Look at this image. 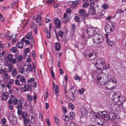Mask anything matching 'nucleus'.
<instances>
[{"label":"nucleus","instance_id":"1","mask_svg":"<svg viewBox=\"0 0 126 126\" xmlns=\"http://www.w3.org/2000/svg\"><path fill=\"white\" fill-rule=\"evenodd\" d=\"M93 63L96 66L97 69L101 71L102 69L107 70L108 69L103 59L100 58L96 59L94 61Z\"/></svg>","mask_w":126,"mask_h":126},{"label":"nucleus","instance_id":"2","mask_svg":"<svg viewBox=\"0 0 126 126\" xmlns=\"http://www.w3.org/2000/svg\"><path fill=\"white\" fill-rule=\"evenodd\" d=\"M92 40L94 42L97 44L101 43L103 41V36L101 34L96 33L93 36Z\"/></svg>","mask_w":126,"mask_h":126},{"label":"nucleus","instance_id":"3","mask_svg":"<svg viewBox=\"0 0 126 126\" xmlns=\"http://www.w3.org/2000/svg\"><path fill=\"white\" fill-rule=\"evenodd\" d=\"M103 73H99L97 78L98 83L99 82L101 84L104 85L108 82V77H103Z\"/></svg>","mask_w":126,"mask_h":126},{"label":"nucleus","instance_id":"4","mask_svg":"<svg viewBox=\"0 0 126 126\" xmlns=\"http://www.w3.org/2000/svg\"><path fill=\"white\" fill-rule=\"evenodd\" d=\"M94 28L92 27L87 28L86 32L88 35V38H90L91 37L94 33Z\"/></svg>","mask_w":126,"mask_h":126},{"label":"nucleus","instance_id":"5","mask_svg":"<svg viewBox=\"0 0 126 126\" xmlns=\"http://www.w3.org/2000/svg\"><path fill=\"white\" fill-rule=\"evenodd\" d=\"M98 115L100 116L102 118H104L105 119H108V115L107 114L106 112L103 111L98 113Z\"/></svg>","mask_w":126,"mask_h":126},{"label":"nucleus","instance_id":"6","mask_svg":"<svg viewBox=\"0 0 126 126\" xmlns=\"http://www.w3.org/2000/svg\"><path fill=\"white\" fill-rule=\"evenodd\" d=\"M9 95V93L8 92H6L3 93L1 96L2 98L1 100L6 101L8 98Z\"/></svg>","mask_w":126,"mask_h":126},{"label":"nucleus","instance_id":"7","mask_svg":"<svg viewBox=\"0 0 126 126\" xmlns=\"http://www.w3.org/2000/svg\"><path fill=\"white\" fill-rule=\"evenodd\" d=\"M54 23L56 25V28L57 29L60 28L59 27L61 24L60 20L58 18H55L54 19Z\"/></svg>","mask_w":126,"mask_h":126},{"label":"nucleus","instance_id":"8","mask_svg":"<svg viewBox=\"0 0 126 126\" xmlns=\"http://www.w3.org/2000/svg\"><path fill=\"white\" fill-rule=\"evenodd\" d=\"M9 119L10 121H15V122L16 123V118L15 116L12 114H10L8 116Z\"/></svg>","mask_w":126,"mask_h":126},{"label":"nucleus","instance_id":"9","mask_svg":"<svg viewBox=\"0 0 126 126\" xmlns=\"http://www.w3.org/2000/svg\"><path fill=\"white\" fill-rule=\"evenodd\" d=\"M89 14L94 15H95L96 11L94 8L93 7H91L88 11Z\"/></svg>","mask_w":126,"mask_h":126},{"label":"nucleus","instance_id":"10","mask_svg":"<svg viewBox=\"0 0 126 126\" xmlns=\"http://www.w3.org/2000/svg\"><path fill=\"white\" fill-rule=\"evenodd\" d=\"M125 102V100L123 97L120 95L118 105L120 106H122Z\"/></svg>","mask_w":126,"mask_h":126},{"label":"nucleus","instance_id":"11","mask_svg":"<svg viewBox=\"0 0 126 126\" xmlns=\"http://www.w3.org/2000/svg\"><path fill=\"white\" fill-rule=\"evenodd\" d=\"M110 81L112 83H115V85L114 86H113L110 88V90H112L114 89L117 86V84H116L117 81L116 79L114 78H112L110 79Z\"/></svg>","mask_w":126,"mask_h":126},{"label":"nucleus","instance_id":"12","mask_svg":"<svg viewBox=\"0 0 126 126\" xmlns=\"http://www.w3.org/2000/svg\"><path fill=\"white\" fill-rule=\"evenodd\" d=\"M8 71L3 74L2 76V77L3 79H8L10 78L9 76H8Z\"/></svg>","mask_w":126,"mask_h":126},{"label":"nucleus","instance_id":"13","mask_svg":"<svg viewBox=\"0 0 126 126\" xmlns=\"http://www.w3.org/2000/svg\"><path fill=\"white\" fill-rule=\"evenodd\" d=\"M55 48L56 50L57 51H59L60 49V44L59 43L56 42L55 43Z\"/></svg>","mask_w":126,"mask_h":126},{"label":"nucleus","instance_id":"14","mask_svg":"<svg viewBox=\"0 0 126 126\" xmlns=\"http://www.w3.org/2000/svg\"><path fill=\"white\" fill-rule=\"evenodd\" d=\"M13 67V65L11 63H8V71L9 72L12 71V69Z\"/></svg>","mask_w":126,"mask_h":126},{"label":"nucleus","instance_id":"15","mask_svg":"<svg viewBox=\"0 0 126 126\" xmlns=\"http://www.w3.org/2000/svg\"><path fill=\"white\" fill-rule=\"evenodd\" d=\"M80 0H78L74 1L72 4V5L74 7H75L79 5L80 3Z\"/></svg>","mask_w":126,"mask_h":126},{"label":"nucleus","instance_id":"16","mask_svg":"<svg viewBox=\"0 0 126 126\" xmlns=\"http://www.w3.org/2000/svg\"><path fill=\"white\" fill-rule=\"evenodd\" d=\"M25 38L26 39H28L30 40L32 42H34V40L32 39V37L30 35L27 34L25 36Z\"/></svg>","mask_w":126,"mask_h":126},{"label":"nucleus","instance_id":"17","mask_svg":"<svg viewBox=\"0 0 126 126\" xmlns=\"http://www.w3.org/2000/svg\"><path fill=\"white\" fill-rule=\"evenodd\" d=\"M17 47L19 48H22L23 47V44L21 42H18L16 45Z\"/></svg>","mask_w":126,"mask_h":126},{"label":"nucleus","instance_id":"18","mask_svg":"<svg viewBox=\"0 0 126 126\" xmlns=\"http://www.w3.org/2000/svg\"><path fill=\"white\" fill-rule=\"evenodd\" d=\"M93 53H90L89 54H85L84 55V56L87 59H89V58H90L92 56H93Z\"/></svg>","mask_w":126,"mask_h":126},{"label":"nucleus","instance_id":"19","mask_svg":"<svg viewBox=\"0 0 126 126\" xmlns=\"http://www.w3.org/2000/svg\"><path fill=\"white\" fill-rule=\"evenodd\" d=\"M90 116L91 118H93L94 117H95L96 118H97L98 117L97 115L95 113L93 112H91L90 115Z\"/></svg>","mask_w":126,"mask_h":126},{"label":"nucleus","instance_id":"20","mask_svg":"<svg viewBox=\"0 0 126 126\" xmlns=\"http://www.w3.org/2000/svg\"><path fill=\"white\" fill-rule=\"evenodd\" d=\"M10 51L11 52H18V50L17 49V48L16 47H13L10 49Z\"/></svg>","mask_w":126,"mask_h":126},{"label":"nucleus","instance_id":"21","mask_svg":"<svg viewBox=\"0 0 126 126\" xmlns=\"http://www.w3.org/2000/svg\"><path fill=\"white\" fill-rule=\"evenodd\" d=\"M70 119H72L75 117V114L73 112H71L70 113Z\"/></svg>","mask_w":126,"mask_h":126},{"label":"nucleus","instance_id":"22","mask_svg":"<svg viewBox=\"0 0 126 126\" xmlns=\"http://www.w3.org/2000/svg\"><path fill=\"white\" fill-rule=\"evenodd\" d=\"M27 69L30 71H31L33 70L32 64L30 63H28L27 64Z\"/></svg>","mask_w":126,"mask_h":126},{"label":"nucleus","instance_id":"23","mask_svg":"<svg viewBox=\"0 0 126 126\" xmlns=\"http://www.w3.org/2000/svg\"><path fill=\"white\" fill-rule=\"evenodd\" d=\"M17 74L16 69H13L12 72V74L13 77L16 76Z\"/></svg>","mask_w":126,"mask_h":126},{"label":"nucleus","instance_id":"24","mask_svg":"<svg viewBox=\"0 0 126 126\" xmlns=\"http://www.w3.org/2000/svg\"><path fill=\"white\" fill-rule=\"evenodd\" d=\"M120 95L117 96V97H114L113 99L114 101L116 103H119Z\"/></svg>","mask_w":126,"mask_h":126},{"label":"nucleus","instance_id":"25","mask_svg":"<svg viewBox=\"0 0 126 126\" xmlns=\"http://www.w3.org/2000/svg\"><path fill=\"white\" fill-rule=\"evenodd\" d=\"M11 62L13 63H15L16 62L15 59L12 58L11 60H8V63H9V62L10 63H11Z\"/></svg>","mask_w":126,"mask_h":126},{"label":"nucleus","instance_id":"26","mask_svg":"<svg viewBox=\"0 0 126 126\" xmlns=\"http://www.w3.org/2000/svg\"><path fill=\"white\" fill-rule=\"evenodd\" d=\"M16 108L17 109H23L22 104H21V103L18 104Z\"/></svg>","mask_w":126,"mask_h":126},{"label":"nucleus","instance_id":"27","mask_svg":"<svg viewBox=\"0 0 126 126\" xmlns=\"http://www.w3.org/2000/svg\"><path fill=\"white\" fill-rule=\"evenodd\" d=\"M79 12V13L80 14L81 16H82V15H83V14H85L86 12L85 10L83 9L80 10Z\"/></svg>","mask_w":126,"mask_h":126},{"label":"nucleus","instance_id":"28","mask_svg":"<svg viewBox=\"0 0 126 126\" xmlns=\"http://www.w3.org/2000/svg\"><path fill=\"white\" fill-rule=\"evenodd\" d=\"M7 71V69L6 68L4 69H3L0 70V74H3Z\"/></svg>","mask_w":126,"mask_h":126},{"label":"nucleus","instance_id":"29","mask_svg":"<svg viewBox=\"0 0 126 126\" xmlns=\"http://www.w3.org/2000/svg\"><path fill=\"white\" fill-rule=\"evenodd\" d=\"M80 111L81 113H83V114H84L85 113H86L87 114L86 110L84 108L82 107L81 108Z\"/></svg>","mask_w":126,"mask_h":126},{"label":"nucleus","instance_id":"30","mask_svg":"<svg viewBox=\"0 0 126 126\" xmlns=\"http://www.w3.org/2000/svg\"><path fill=\"white\" fill-rule=\"evenodd\" d=\"M71 90L72 96L73 97H74L75 94V93L76 92L77 90V89L76 88H74V89H71Z\"/></svg>","mask_w":126,"mask_h":126},{"label":"nucleus","instance_id":"31","mask_svg":"<svg viewBox=\"0 0 126 126\" xmlns=\"http://www.w3.org/2000/svg\"><path fill=\"white\" fill-rule=\"evenodd\" d=\"M84 91V89L83 88H82L81 89L79 90L78 92L80 94H82Z\"/></svg>","mask_w":126,"mask_h":126},{"label":"nucleus","instance_id":"32","mask_svg":"<svg viewBox=\"0 0 126 126\" xmlns=\"http://www.w3.org/2000/svg\"><path fill=\"white\" fill-rule=\"evenodd\" d=\"M18 100L16 98H14L13 100V103L14 105H16V104L18 102Z\"/></svg>","mask_w":126,"mask_h":126},{"label":"nucleus","instance_id":"33","mask_svg":"<svg viewBox=\"0 0 126 126\" xmlns=\"http://www.w3.org/2000/svg\"><path fill=\"white\" fill-rule=\"evenodd\" d=\"M89 4H90L91 7H93L94 5V3L93 0H90Z\"/></svg>","mask_w":126,"mask_h":126},{"label":"nucleus","instance_id":"34","mask_svg":"<svg viewBox=\"0 0 126 126\" xmlns=\"http://www.w3.org/2000/svg\"><path fill=\"white\" fill-rule=\"evenodd\" d=\"M68 106L72 110H73L74 108V107L71 103H69L68 104Z\"/></svg>","mask_w":126,"mask_h":126},{"label":"nucleus","instance_id":"35","mask_svg":"<svg viewBox=\"0 0 126 126\" xmlns=\"http://www.w3.org/2000/svg\"><path fill=\"white\" fill-rule=\"evenodd\" d=\"M27 99L29 100V102H31L32 99V97L30 94H28L27 95Z\"/></svg>","mask_w":126,"mask_h":126},{"label":"nucleus","instance_id":"36","mask_svg":"<svg viewBox=\"0 0 126 126\" xmlns=\"http://www.w3.org/2000/svg\"><path fill=\"white\" fill-rule=\"evenodd\" d=\"M58 34L59 36L62 38L63 36V32L61 31H59L58 32Z\"/></svg>","mask_w":126,"mask_h":126},{"label":"nucleus","instance_id":"37","mask_svg":"<svg viewBox=\"0 0 126 126\" xmlns=\"http://www.w3.org/2000/svg\"><path fill=\"white\" fill-rule=\"evenodd\" d=\"M22 116L23 118H25L27 116V113L25 112H23L22 114Z\"/></svg>","mask_w":126,"mask_h":126},{"label":"nucleus","instance_id":"38","mask_svg":"<svg viewBox=\"0 0 126 126\" xmlns=\"http://www.w3.org/2000/svg\"><path fill=\"white\" fill-rule=\"evenodd\" d=\"M23 121L25 125H26L29 122V120L27 118H24L23 119Z\"/></svg>","mask_w":126,"mask_h":126},{"label":"nucleus","instance_id":"39","mask_svg":"<svg viewBox=\"0 0 126 126\" xmlns=\"http://www.w3.org/2000/svg\"><path fill=\"white\" fill-rule=\"evenodd\" d=\"M63 117H65L64 119V120L65 121H68L69 118L68 117L67 115H64L63 116Z\"/></svg>","mask_w":126,"mask_h":126},{"label":"nucleus","instance_id":"40","mask_svg":"<svg viewBox=\"0 0 126 126\" xmlns=\"http://www.w3.org/2000/svg\"><path fill=\"white\" fill-rule=\"evenodd\" d=\"M74 78L76 80H79V81L80 80L81 78L80 77H79L78 75H75L74 77Z\"/></svg>","mask_w":126,"mask_h":126},{"label":"nucleus","instance_id":"41","mask_svg":"<svg viewBox=\"0 0 126 126\" xmlns=\"http://www.w3.org/2000/svg\"><path fill=\"white\" fill-rule=\"evenodd\" d=\"M31 120L30 121H31V123L32 124H33L35 122V119L34 118V117H32L31 115Z\"/></svg>","mask_w":126,"mask_h":126},{"label":"nucleus","instance_id":"42","mask_svg":"<svg viewBox=\"0 0 126 126\" xmlns=\"http://www.w3.org/2000/svg\"><path fill=\"white\" fill-rule=\"evenodd\" d=\"M20 80L22 82H25L26 81L25 78L24 77H21L20 79Z\"/></svg>","mask_w":126,"mask_h":126},{"label":"nucleus","instance_id":"43","mask_svg":"<svg viewBox=\"0 0 126 126\" xmlns=\"http://www.w3.org/2000/svg\"><path fill=\"white\" fill-rule=\"evenodd\" d=\"M13 56L11 54H10L8 55L7 57V60H11Z\"/></svg>","mask_w":126,"mask_h":126},{"label":"nucleus","instance_id":"44","mask_svg":"<svg viewBox=\"0 0 126 126\" xmlns=\"http://www.w3.org/2000/svg\"><path fill=\"white\" fill-rule=\"evenodd\" d=\"M62 109H63V111L64 114H66V112H67V109L64 106H63L62 107Z\"/></svg>","mask_w":126,"mask_h":126},{"label":"nucleus","instance_id":"45","mask_svg":"<svg viewBox=\"0 0 126 126\" xmlns=\"http://www.w3.org/2000/svg\"><path fill=\"white\" fill-rule=\"evenodd\" d=\"M109 7V5L108 4H103V5L102 6L103 8L104 9H106L107 8Z\"/></svg>","mask_w":126,"mask_h":126},{"label":"nucleus","instance_id":"46","mask_svg":"<svg viewBox=\"0 0 126 126\" xmlns=\"http://www.w3.org/2000/svg\"><path fill=\"white\" fill-rule=\"evenodd\" d=\"M41 19V17L40 16H38L36 18V21L38 22H40Z\"/></svg>","mask_w":126,"mask_h":126},{"label":"nucleus","instance_id":"47","mask_svg":"<svg viewBox=\"0 0 126 126\" xmlns=\"http://www.w3.org/2000/svg\"><path fill=\"white\" fill-rule=\"evenodd\" d=\"M24 68L22 67L19 69V71L22 74H23L24 73Z\"/></svg>","mask_w":126,"mask_h":126},{"label":"nucleus","instance_id":"48","mask_svg":"<svg viewBox=\"0 0 126 126\" xmlns=\"http://www.w3.org/2000/svg\"><path fill=\"white\" fill-rule=\"evenodd\" d=\"M74 19L77 22H78L80 20L79 17L78 16H75L74 17Z\"/></svg>","mask_w":126,"mask_h":126},{"label":"nucleus","instance_id":"49","mask_svg":"<svg viewBox=\"0 0 126 126\" xmlns=\"http://www.w3.org/2000/svg\"><path fill=\"white\" fill-rule=\"evenodd\" d=\"M55 121L57 124H58L59 122V120L56 117H55Z\"/></svg>","mask_w":126,"mask_h":126},{"label":"nucleus","instance_id":"50","mask_svg":"<svg viewBox=\"0 0 126 126\" xmlns=\"http://www.w3.org/2000/svg\"><path fill=\"white\" fill-rule=\"evenodd\" d=\"M70 18L71 17H69V16L68 18L64 21V23H66L68 22L70 20Z\"/></svg>","mask_w":126,"mask_h":126},{"label":"nucleus","instance_id":"51","mask_svg":"<svg viewBox=\"0 0 126 126\" xmlns=\"http://www.w3.org/2000/svg\"><path fill=\"white\" fill-rule=\"evenodd\" d=\"M35 79L33 78H31L30 79H29L28 80V82H31L32 81L34 80Z\"/></svg>","mask_w":126,"mask_h":126},{"label":"nucleus","instance_id":"52","mask_svg":"<svg viewBox=\"0 0 126 126\" xmlns=\"http://www.w3.org/2000/svg\"><path fill=\"white\" fill-rule=\"evenodd\" d=\"M4 18L2 15L0 14V21L2 22L4 21Z\"/></svg>","mask_w":126,"mask_h":126},{"label":"nucleus","instance_id":"53","mask_svg":"<svg viewBox=\"0 0 126 126\" xmlns=\"http://www.w3.org/2000/svg\"><path fill=\"white\" fill-rule=\"evenodd\" d=\"M8 102L9 105H11L12 104L13 102V99H10Z\"/></svg>","mask_w":126,"mask_h":126},{"label":"nucleus","instance_id":"54","mask_svg":"<svg viewBox=\"0 0 126 126\" xmlns=\"http://www.w3.org/2000/svg\"><path fill=\"white\" fill-rule=\"evenodd\" d=\"M16 58L17 60H21L22 59V57L20 56H19L17 57Z\"/></svg>","mask_w":126,"mask_h":126},{"label":"nucleus","instance_id":"55","mask_svg":"<svg viewBox=\"0 0 126 126\" xmlns=\"http://www.w3.org/2000/svg\"><path fill=\"white\" fill-rule=\"evenodd\" d=\"M18 109L17 113L18 115H20L21 114V113L22 112V110L21 109Z\"/></svg>","mask_w":126,"mask_h":126},{"label":"nucleus","instance_id":"56","mask_svg":"<svg viewBox=\"0 0 126 126\" xmlns=\"http://www.w3.org/2000/svg\"><path fill=\"white\" fill-rule=\"evenodd\" d=\"M89 5V4L88 3H85L83 4V7H88Z\"/></svg>","mask_w":126,"mask_h":126},{"label":"nucleus","instance_id":"57","mask_svg":"<svg viewBox=\"0 0 126 126\" xmlns=\"http://www.w3.org/2000/svg\"><path fill=\"white\" fill-rule=\"evenodd\" d=\"M46 121L47 122V123L48 126H50V123L49 120L48 118H47L46 119Z\"/></svg>","mask_w":126,"mask_h":126},{"label":"nucleus","instance_id":"58","mask_svg":"<svg viewBox=\"0 0 126 126\" xmlns=\"http://www.w3.org/2000/svg\"><path fill=\"white\" fill-rule=\"evenodd\" d=\"M47 34V37L48 39L50 38L51 37V34L49 32H48Z\"/></svg>","mask_w":126,"mask_h":126},{"label":"nucleus","instance_id":"59","mask_svg":"<svg viewBox=\"0 0 126 126\" xmlns=\"http://www.w3.org/2000/svg\"><path fill=\"white\" fill-rule=\"evenodd\" d=\"M15 83L17 85H20L19 83V81L17 79H16L15 80Z\"/></svg>","mask_w":126,"mask_h":126},{"label":"nucleus","instance_id":"60","mask_svg":"<svg viewBox=\"0 0 126 126\" xmlns=\"http://www.w3.org/2000/svg\"><path fill=\"white\" fill-rule=\"evenodd\" d=\"M14 81V79H10L9 80V82L8 83L9 84H10V85H11L13 83V82Z\"/></svg>","mask_w":126,"mask_h":126},{"label":"nucleus","instance_id":"61","mask_svg":"<svg viewBox=\"0 0 126 126\" xmlns=\"http://www.w3.org/2000/svg\"><path fill=\"white\" fill-rule=\"evenodd\" d=\"M25 52L26 53H28L29 52V48H26L25 49Z\"/></svg>","mask_w":126,"mask_h":126},{"label":"nucleus","instance_id":"62","mask_svg":"<svg viewBox=\"0 0 126 126\" xmlns=\"http://www.w3.org/2000/svg\"><path fill=\"white\" fill-rule=\"evenodd\" d=\"M115 114V113L112 112H110L109 114V115L110 117H112L113 118V116Z\"/></svg>","mask_w":126,"mask_h":126},{"label":"nucleus","instance_id":"63","mask_svg":"<svg viewBox=\"0 0 126 126\" xmlns=\"http://www.w3.org/2000/svg\"><path fill=\"white\" fill-rule=\"evenodd\" d=\"M66 12L67 13H70L71 12V10L69 8H67L66 10Z\"/></svg>","mask_w":126,"mask_h":126},{"label":"nucleus","instance_id":"64","mask_svg":"<svg viewBox=\"0 0 126 126\" xmlns=\"http://www.w3.org/2000/svg\"><path fill=\"white\" fill-rule=\"evenodd\" d=\"M6 122V120L5 119H2L1 120V122L2 124H4Z\"/></svg>","mask_w":126,"mask_h":126}]
</instances>
